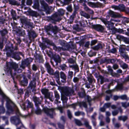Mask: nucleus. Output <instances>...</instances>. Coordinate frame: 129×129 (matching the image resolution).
<instances>
[{"label": "nucleus", "mask_w": 129, "mask_h": 129, "mask_svg": "<svg viewBox=\"0 0 129 129\" xmlns=\"http://www.w3.org/2000/svg\"><path fill=\"white\" fill-rule=\"evenodd\" d=\"M61 89L62 92L61 100L64 105H67L68 98L67 96H70L73 94L74 91L73 89L67 87H61Z\"/></svg>", "instance_id": "1"}, {"label": "nucleus", "mask_w": 129, "mask_h": 129, "mask_svg": "<svg viewBox=\"0 0 129 129\" xmlns=\"http://www.w3.org/2000/svg\"><path fill=\"white\" fill-rule=\"evenodd\" d=\"M7 50L10 51L12 57L17 60H20L21 59L20 55L23 57L24 56V55L22 52L17 51L19 50V48L17 45H16L14 47L13 45L11 44L10 47H8Z\"/></svg>", "instance_id": "2"}, {"label": "nucleus", "mask_w": 129, "mask_h": 129, "mask_svg": "<svg viewBox=\"0 0 129 129\" xmlns=\"http://www.w3.org/2000/svg\"><path fill=\"white\" fill-rule=\"evenodd\" d=\"M8 99L10 100V102L9 104L7 102V100H6L7 102L6 106L8 108V111L6 112V114L9 115L10 114H13L14 113V110H15L16 111V114L17 116L21 115V114L17 106L8 97Z\"/></svg>", "instance_id": "3"}, {"label": "nucleus", "mask_w": 129, "mask_h": 129, "mask_svg": "<svg viewBox=\"0 0 129 129\" xmlns=\"http://www.w3.org/2000/svg\"><path fill=\"white\" fill-rule=\"evenodd\" d=\"M40 3L41 7L40 8H39V10L46 12L47 14H50L51 13L50 10L51 7L49 6L48 4L43 0H41Z\"/></svg>", "instance_id": "4"}, {"label": "nucleus", "mask_w": 129, "mask_h": 129, "mask_svg": "<svg viewBox=\"0 0 129 129\" xmlns=\"http://www.w3.org/2000/svg\"><path fill=\"white\" fill-rule=\"evenodd\" d=\"M45 29L46 32L49 35H51L50 33V31L52 32L54 34H56L58 32L59 30V28L57 26H53L51 24H49L48 25L45 26Z\"/></svg>", "instance_id": "5"}, {"label": "nucleus", "mask_w": 129, "mask_h": 129, "mask_svg": "<svg viewBox=\"0 0 129 129\" xmlns=\"http://www.w3.org/2000/svg\"><path fill=\"white\" fill-rule=\"evenodd\" d=\"M48 20L52 23L56 24L57 22H59L62 19L61 17L55 12L50 16L47 17Z\"/></svg>", "instance_id": "6"}, {"label": "nucleus", "mask_w": 129, "mask_h": 129, "mask_svg": "<svg viewBox=\"0 0 129 129\" xmlns=\"http://www.w3.org/2000/svg\"><path fill=\"white\" fill-rule=\"evenodd\" d=\"M100 19L109 30H112L115 28L114 26V23L112 22V21H114L113 20L111 19L110 21H108L107 19L103 18H101Z\"/></svg>", "instance_id": "7"}, {"label": "nucleus", "mask_w": 129, "mask_h": 129, "mask_svg": "<svg viewBox=\"0 0 129 129\" xmlns=\"http://www.w3.org/2000/svg\"><path fill=\"white\" fill-rule=\"evenodd\" d=\"M10 68L11 69H10L8 70V73H9L12 76L13 75L12 69L16 71L18 73H20L22 72V69H21V68H18V65L15 63L13 62L11 63L10 64Z\"/></svg>", "instance_id": "8"}, {"label": "nucleus", "mask_w": 129, "mask_h": 129, "mask_svg": "<svg viewBox=\"0 0 129 129\" xmlns=\"http://www.w3.org/2000/svg\"><path fill=\"white\" fill-rule=\"evenodd\" d=\"M32 100L34 102L35 106L38 107L41 105L43 100V97L40 95L39 96L34 95L32 97Z\"/></svg>", "instance_id": "9"}, {"label": "nucleus", "mask_w": 129, "mask_h": 129, "mask_svg": "<svg viewBox=\"0 0 129 129\" xmlns=\"http://www.w3.org/2000/svg\"><path fill=\"white\" fill-rule=\"evenodd\" d=\"M54 109L51 108L49 109L47 107H44L43 109V111L46 115L51 118H53V114L54 113Z\"/></svg>", "instance_id": "10"}, {"label": "nucleus", "mask_w": 129, "mask_h": 129, "mask_svg": "<svg viewBox=\"0 0 129 129\" xmlns=\"http://www.w3.org/2000/svg\"><path fill=\"white\" fill-rule=\"evenodd\" d=\"M44 41L46 42L48 44L53 46V49L55 51L60 52L61 50H62V47H56L54 44L52 42V41L48 39V38L45 39L44 40Z\"/></svg>", "instance_id": "11"}, {"label": "nucleus", "mask_w": 129, "mask_h": 129, "mask_svg": "<svg viewBox=\"0 0 129 129\" xmlns=\"http://www.w3.org/2000/svg\"><path fill=\"white\" fill-rule=\"evenodd\" d=\"M33 59L31 58H29L24 59L21 62L20 65V68L24 69L32 61Z\"/></svg>", "instance_id": "12"}, {"label": "nucleus", "mask_w": 129, "mask_h": 129, "mask_svg": "<svg viewBox=\"0 0 129 129\" xmlns=\"http://www.w3.org/2000/svg\"><path fill=\"white\" fill-rule=\"evenodd\" d=\"M34 73L33 74V79L29 83V84L27 87L28 89H30L33 88H34L36 86V78L35 76H34Z\"/></svg>", "instance_id": "13"}, {"label": "nucleus", "mask_w": 129, "mask_h": 129, "mask_svg": "<svg viewBox=\"0 0 129 129\" xmlns=\"http://www.w3.org/2000/svg\"><path fill=\"white\" fill-rule=\"evenodd\" d=\"M11 121L12 123L17 126L20 123L22 124L21 122L18 117L16 116H12L10 118Z\"/></svg>", "instance_id": "14"}, {"label": "nucleus", "mask_w": 129, "mask_h": 129, "mask_svg": "<svg viewBox=\"0 0 129 129\" xmlns=\"http://www.w3.org/2000/svg\"><path fill=\"white\" fill-rule=\"evenodd\" d=\"M45 67L46 68L47 72L48 74L51 75H54L53 69L51 67L48 62H46L44 64Z\"/></svg>", "instance_id": "15"}, {"label": "nucleus", "mask_w": 129, "mask_h": 129, "mask_svg": "<svg viewBox=\"0 0 129 129\" xmlns=\"http://www.w3.org/2000/svg\"><path fill=\"white\" fill-rule=\"evenodd\" d=\"M119 52L120 53L121 56L125 59L129 58L128 55L127 53L125 51V49L123 47H120L119 48Z\"/></svg>", "instance_id": "16"}, {"label": "nucleus", "mask_w": 129, "mask_h": 129, "mask_svg": "<svg viewBox=\"0 0 129 129\" xmlns=\"http://www.w3.org/2000/svg\"><path fill=\"white\" fill-rule=\"evenodd\" d=\"M91 26L92 28L96 31L101 32H102L105 29L104 26L99 24L92 25Z\"/></svg>", "instance_id": "17"}, {"label": "nucleus", "mask_w": 129, "mask_h": 129, "mask_svg": "<svg viewBox=\"0 0 129 129\" xmlns=\"http://www.w3.org/2000/svg\"><path fill=\"white\" fill-rule=\"evenodd\" d=\"M27 31L29 40H32L37 37L36 34L34 31L28 30Z\"/></svg>", "instance_id": "18"}, {"label": "nucleus", "mask_w": 129, "mask_h": 129, "mask_svg": "<svg viewBox=\"0 0 129 129\" xmlns=\"http://www.w3.org/2000/svg\"><path fill=\"white\" fill-rule=\"evenodd\" d=\"M109 16L114 18L120 17V15L118 13L115 12L111 10H109L108 12Z\"/></svg>", "instance_id": "19"}, {"label": "nucleus", "mask_w": 129, "mask_h": 129, "mask_svg": "<svg viewBox=\"0 0 129 129\" xmlns=\"http://www.w3.org/2000/svg\"><path fill=\"white\" fill-rule=\"evenodd\" d=\"M23 105L25 109L26 107L27 108H33L34 106L33 103L30 102L28 99L26 100L25 103L23 104Z\"/></svg>", "instance_id": "20"}, {"label": "nucleus", "mask_w": 129, "mask_h": 129, "mask_svg": "<svg viewBox=\"0 0 129 129\" xmlns=\"http://www.w3.org/2000/svg\"><path fill=\"white\" fill-rule=\"evenodd\" d=\"M72 46L73 47V48H72V47H70L69 45L65 44L62 46V50H68L70 51H73L74 49L75 48V46Z\"/></svg>", "instance_id": "21"}, {"label": "nucleus", "mask_w": 129, "mask_h": 129, "mask_svg": "<svg viewBox=\"0 0 129 129\" xmlns=\"http://www.w3.org/2000/svg\"><path fill=\"white\" fill-rule=\"evenodd\" d=\"M107 68L108 69V70L109 73H110V74L113 77H118L119 75L118 74H117L113 72V71L111 67L109 66L107 67Z\"/></svg>", "instance_id": "22"}, {"label": "nucleus", "mask_w": 129, "mask_h": 129, "mask_svg": "<svg viewBox=\"0 0 129 129\" xmlns=\"http://www.w3.org/2000/svg\"><path fill=\"white\" fill-rule=\"evenodd\" d=\"M54 98H55L54 102L55 104H57L58 103V100L60 98V95L56 90L54 91Z\"/></svg>", "instance_id": "23"}, {"label": "nucleus", "mask_w": 129, "mask_h": 129, "mask_svg": "<svg viewBox=\"0 0 129 129\" xmlns=\"http://www.w3.org/2000/svg\"><path fill=\"white\" fill-rule=\"evenodd\" d=\"M80 14L81 16H83L87 19L90 18V15L84 11H81L80 12Z\"/></svg>", "instance_id": "24"}, {"label": "nucleus", "mask_w": 129, "mask_h": 129, "mask_svg": "<svg viewBox=\"0 0 129 129\" xmlns=\"http://www.w3.org/2000/svg\"><path fill=\"white\" fill-rule=\"evenodd\" d=\"M69 67L70 68H72V69H74L75 71V73L78 72L79 71V69L78 66L77 64H73L69 65Z\"/></svg>", "instance_id": "25"}, {"label": "nucleus", "mask_w": 129, "mask_h": 129, "mask_svg": "<svg viewBox=\"0 0 129 129\" xmlns=\"http://www.w3.org/2000/svg\"><path fill=\"white\" fill-rule=\"evenodd\" d=\"M60 77L63 80L62 81L63 83H66L67 79V76L66 74L63 72H61L60 73Z\"/></svg>", "instance_id": "26"}, {"label": "nucleus", "mask_w": 129, "mask_h": 129, "mask_svg": "<svg viewBox=\"0 0 129 129\" xmlns=\"http://www.w3.org/2000/svg\"><path fill=\"white\" fill-rule=\"evenodd\" d=\"M53 57L54 61L57 63H60L61 62L60 58L58 55L55 54L53 55Z\"/></svg>", "instance_id": "27"}, {"label": "nucleus", "mask_w": 129, "mask_h": 129, "mask_svg": "<svg viewBox=\"0 0 129 129\" xmlns=\"http://www.w3.org/2000/svg\"><path fill=\"white\" fill-rule=\"evenodd\" d=\"M9 4L12 5L18 6L20 5V3L15 0H8Z\"/></svg>", "instance_id": "28"}, {"label": "nucleus", "mask_w": 129, "mask_h": 129, "mask_svg": "<svg viewBox=\"0 0 129 129\" xmlns=\"http://www.w3.org/2000/svg\"><path fill=\"white\" fill-rule=\"evenodd\" d=\"M28 83V81L27 79L25 78L23 80L20 82V84L21 85L23 86H26Z\"/></svg>", "instance_id": "29"}, {"label": "nucleus", "mask_w": 129, "mask_h": 129, "mask_svg": "<svg viewBox=\"0 0 129 129\" xmlns=\"http://www.w3.org/2000/svg\"><path fill=\"white\" fill-rule=\"evenodd\" d=\"M8 33V31L6 28H4L0 30V33L2 37L5 36Z\"/></svg>", "instance_id": "30"}, {"label": "nucleus", "mask_w": 129, "mask_h": 129, "mask_svg": "<svg viewBox=\"0 0 129 129\" xmlns=\"http://www.w3.org/2000/svg\"><path fill=\"white\" fill-rule=\"evenodd\" d=\"M73 122L76 124L78 126H80L83 125V124L82 123L81 121L78 119L74 118Z\"/></svg>", "instance_id": "31"}, {"label": "nucleus", "mask_w": 129, "mask_h": 129, "mask_svg": "<svg viewBox=\"0 0 129 129\" xmlns=\"http://www.w3.org/2000/svg\"><path fill=\"white\" fill-rule=\"evenodd\" d=\"M34 4L33 6V8L39 10V0H34Z\"/></svg>", "instance_id": "32"}, {"label": "nucleus", "mask_w": 129, "mask_h": 129, "mask_svg": "<svg viewBox=\"0 0 129 129\" xmlns=\"http://www.w3.org/2000/svg\"><path fill=\"white\" fill-rule=\"evenodd\" d=\"M46 38L43 39V42L40 43L39 44V46L43 50H44L47 47V45H46L45 43H47L44 41V40Z\"/></svg>", "instance_id": "33"}, {"label": "nucleus", "mask_w": 129, "mask_h": 129, "mask_svg": "<svg viewBox=\"0 0 129 129\" xmlns=\"http://www.w3.org/2000/svg\"><path fill=\"white\" fill-rule=\"evenodd\" d=\"M99 79L100 80V83L101 84H102L104 82L108 81V79L106 78H105L102 76L99 75Z\"/></svg>", "instance_id": "34"}, {"label": "nucleus", "mask_w": 129, "mask_h": 129, "mask_svg": "<svg viewBox=\"0 0 129 129\" xmlns=\"http://www.w3.org/2000/svg\"><path fill=\"white\" fill-rule=\"evenodd\" d=\"M21 22L22 24H25V25L27 23L29 20H28L27 18L23 17L20 19Z\"/></svg>", "instance_id": "35"}, {"label": "nucleus", "mask_w": 129, "mask_h": 129, "mask_svg": "<svg viewBox=\"0 0 129 129\" xmlns=\"http://www.w3.org/2000/svg\"><path fill=\"white\" fill-rule=\"evenodd\" d=\"M81 92L78 93L79 96L81 98H83L86 95V93L85 90L84 88H81Z\"/></svg>", "instance_id": "36"}, {"label": "nucleus", "mask_w": 129, "mask_h": 129, "mask_svg": "<svg viewBox=\"0 0 129 129\" xmlns=\"http://www.w3.org/2000/svg\"><path fill=\"white\" fill-rule=\"evenodd\" d=\"M64 12L65 10L62 9H58L57 10V12H56V13H57L58 15H59V16H60V17L63 15L64 14Z\"/></svg>", "instance_id": "37"}, {"label": "nucleus", "mask_w": 129, "mask_h": 129, "mask_svg": "<svg viewBox=\"0 0 129 129\" xmlns=\"http://www.w3.org/2000/svg\"><path fill=\"white\" fill-rule=\"evenodd\" d=\"M102 45L101 44H99L96 46L92 47V48L94 50L97 51L99 49H102Z\"/></svg>", "instance_id": "38"}, {"label": "nucleus", "mask_w": 129, "mask_h": 129, "mask_svg": "<svg viewBox=\"0 0 129 129\" xmlns=\"http://www.w3.org/2000/svg\"><path fill=\"white\" fill-rule=\"evenodd\" d=\"M46 97L49 99L52 102H53L54 100V96L53 95L52 92H49L48 94V95H47Z\"/></svg>", "instance_id": "39"}, {"label": "nucleus", "mask_w": 129, "mask_h": 129, "mask_svg": "<svg viewBox=\"0 0 129 129\" xmlns=\"http://www.w3.org/2000/svg\"><path fill=\"white\" fill-rule=\"evenodd\" d=\"M84 123L83 125H84L85 127L88 129H91V127L89 124V122L87 119H85L84 121Z\"/></svg>", "instance_id": "40"}, {"label": "nucleus", "mask_w": 129, "mask_h": 129, "mask_svg": "<svg viewBox=\"0 0 129 129\" xmlns=\"http://www.w3.org/2000/svg\"><path fill=\"white\" fill-rule=\"evenodd\" d=\"M41 91L42 93L44 94L46 97L49 92H48V90L46 88H44L41 90Z\"/></svg>", "instance_id": "41"}, {"label": "nucleus", "mask_w": 129, "mask_h": 129, "mask_svg": "<svg viewBox=\"0 0 129 129\" xmlns=\"http://www.w3.org/2000/svg\"><path fill=\"white\" fill-rule=\"evenodd\" d=\"M78 105L80 107H81L83 106L85 108L87 107V105L85 102L83 101L80 102H78Z\"/></svg>", "instance_id": "42"}, {"label": "nucleus", "mask_w": 129, "mask_h": 129, "mask_svg": "<svg viewBox=\"0 0 129 129\" xmlns=\"http://www.w3.org/2000/svg\"><path fill=\"white\" fill-rule=\"evenodd\" d=\"M128 119L127 116H120L118 117V120H122L123 122L125 121Z\"/></svg>", "instance_id": "43"}, {"label": "nucleus", "mask_w": 129, "mask_h": 129, "mask_svg": "<svg viewBox=\"0 0 129 129\" xmlns=\"http://www.w3.org/2000/svg\"><path fill=\"white\" fill-rule=\"evenodd\" d=\"M40 106H39L38 107H36V109L35 111V113L37 115H40L42 113V110L40 108Z\"/></svg>", "instance_id": "44"}, {"label": "nucleus", "mask_w": 129, "mask_h": 129, "mask_svg": "<svg viewBox=\"0 0 129 129\" xmlns=\"http://www.w3.org/2000/svg\"><path fill=\"white\" fill-rule=\"evenodd\" d=\"M118 10L123 11H125V7L123 4H120L118 6Z\"/></svg>", "instance_id": "45"}, {"label": "nucleus", "mask_w": 129, "mask_h": 129, "mask_svg": "<svg viewBox=\"0 0 129 129\" xmlns=\"http://www.w3.org/2000/svg\"><path fill=\"white\" fill-rule=\"evenodd\" d=\"M75 115L77 116H79L80 115L84 116L85 115V113L82 111H78L75 112Z\"/></svg>", "instance_id": "46"}, {"label": "nucleus", "mask_w": 129, "mask_h": 129, "mask_svg": "<svg viewBox=\"0 0 129 129\" xmlns=\"http://www.w3.org/2000/svg\"><path fill=\"white\" fill-rule=\"evenodd\" d=\"M11 14L12 16V18L13 20H16V13L15 11L13 10H12L11 11Z\"/></svg>", "instance_id": "47"}, {"label": "nucleus", "mask_w": 129, "mask_h": 129, "mask_svg": "<svg viewBox=\"0 0 129 129\" xmlns=\"http://www.w3.org/2000/svg\"><path fill=\"white\" fill-rule=\"evenodd\" d=\"M73 73L72 71H69L68 73V78L71 80L73 77Z\"/></svg>", "instance_id": "48"}, {"label": "nucleus", "mask_w": 129, "mask_h": 129, "mask_svg": "<svg viewBox=\"0 0 129 129\" xmlns=\"http://www.w3.org/2000/svg\"><path fill=\"white\" fill-rule=\"evenodd\" d=\"M73 29L76 31H79L81 30L79 25L78 24L74 25L73 26Z\"/></svg>", "instance_id": "49"}, {"label": "nucleus", "mask_w": 129, "mask_h": 129, "mask_svg": "<svg viewBox=\"0 0 129 129\" xmlns=\"http://www.w3.org/2000/svg\"><path fill=\"white\" fill-rule=\"evenodd\" d=\"M34 56L36 58V59L42 60V59L43 57L42 56H41L39 54H37V53L35 54Z\"/></svg>", "instance_id": "50"}, {"label": "nucleus", "mask_w": 129, "mask_h": 129, "mask_svg": "<svg viewBox=\"0 0 129 129\" xmlns=\"http://www.w3.org/2000/svg\"><path fill=\"white\" fill-rule=\"evenodd\" d=\"M26 25L27 26L28 28L30 27L31 28H32L34 27L33 23L32 22H30L29 21H28Z\"/></svg>", "instance_id": "51"}, {"label": "nucleus", "mask_w": 129, "mask_h": 129, "mask_svg": "<svg viewBox=\"0 0 129 129\" xmlns=\"http://www.w3.org/2000/svg\"><path fill=\"white\" fill-rule=\"evenodd\" d=\"M29 13L30 15L32 16L37 17L38 15L37 12L33 11H30Z\"/></svg>", "instance_id": "52"}, {"label": "nucleus", "mask_w": 129, "mask_h": 129, "mask_svg": "<svg viewBox=\"0 0 129 129\" xmlns=\"http://www.w3.org/2000/svg\"><path fill=\"white\" fill-rule=\"evenodd\" d=\"M120 99L122 100H129V98L127 97L126 95L124 94L120 96Z\"/></svg>", "instance_id": "53"}, {"label": "nucleus", "mask_w": 129, "mask_h": 129, "mask_svg": "<svg viewBox=\"0 0 129 129\" xmlns=\"http://www.w3.org/2000/svg\"><path fill=\"white\" fill-rule=\"evenodd\" d=\"M87 79L88 81L90 84L92 83L93 81H94V82H95V80L92 77H89L87 78Z\"/></svg>", "instance_id": "54"}, {"label": "nucleus", "mask_w": 129, "mask_h": 129, "mask_svg": "<svg viewBox=\"0 0 129 129\" xmlns=\"http://www.w3.org/2000/svg\"><path fill=\"white\" fill-rule=\"evenodd\" d=\"M120 66L123 69H126L128 67V65L125 63H123L121 64Z\"/></svg>", "instance_id": "55"}, {"label": "nucleus", "mask_w": 129, "mask_h": 129, "mask_svg": "<svg viewBox=\"0 0 129 129\" xmlns=\"http://www.w3.org/2000/svg\"><path fill=\"white\" fill-rule=\"evenodd\" d=\"M108 52L109 53H115L117 52L116 49V48H114L111 49H109L108 50Z\"/></svg>", "instance_id": "56"}, {"label": "nucleus", "mask_w": 129, "mask_h": 129, "mask_svg": "<svg viewBox=\"0 0 129 129\" xmlns=\"http://www.w3.org/2000/svg\"><path fill=\"white\" fill-rule=\"evenodd\" d=\"M28 89V90H26L25 94V96L26 97H28L31 93L30 89Z\"/></svg>", "instance_id": "57"}, {"label": "nucleus", "mask_w": 129, "mask_h": 129, "mask_svg": "<svg viewBox=\"0 0 129 129\" xmlns=\"http://www.w3.org/2000/svg\"><path fill=\"white\" fill-rule=\"evenodd\" d=\"M60 67L63 71L65 70L67 68V67L65 64H63L60 65Z\"/></svg>", "instance_id": "58"}, {"label": "nucleus", "mask_w": 129, "mask_h": 129, "mask_svg": "<svg viewBox=\"0 0 129 129\" xmlns=\"http://www.w3.org/2000/svg\"><path fill=\"white\" fill-rule=\"evenodd\" d=\"M5 109L3 106H0V114L4 113L5 112Z\"/></svg>", "instance_id": "59"}, {"label": "nucleus", "mask_w": 129, "mask_h": 129, "mask_svg": "<svg viewBox=\"0 0 129 129\" xmlns=\"http://www.w3.org/2000/svg\"><path fill=\"white\" fill-rule=\"evenodd\" d=\"M88 55L89 56L91 57L93 56H95L96 55V53L94 52H93L91 51H90L88 53Z\"/></svg>", "instance_id": "60"}, {"label": "nucleus", "mask_w": 129, "mask_h": 129, "mask_svg": "<svg viewBox=\"0 0 129 129\" xmlns=\"http://www.w3.org/2000/svg\"><path fill=\"white\" fill-rule=\"evenodd\" d=\"M67 113L68 118L71 119L72 117V116L71 112L69 110H68L67 111Z\"/></svg>", "instance_id": "61"}, {"label": "nucleus", "mask_w": 129, "mask_h": 129, "mask_svg": "<svg viewBox=\"0 0 129 129\" xmlns=\"http://www.w3.org/2000/svg\"><path fill=\"white\" fill-rule=\"evenodd\" d=\"M111 103H105L103 106L106 109L107 108H109L111 107Z\"/></svg>", "instance_id": "62"}, {"label": "nucleus", "mask_w": 129, "mask_h": 129, "mask_svg": "<svg viewBox=\"0 0 129 129\" xmlns=\"http://www.w3.org/2000/svg\"><path fill=\"white\" fill-rule=\"evenodd\" d=\"M32 69L33 70L35 71L38 69V68L37 65L35 64H33L32 66Z\"/></svg>", "instance_id": "63"}, {"label": "nucleus", "mask_w": 129, "mask_h": 129, "mask_svg": "<svg viewBox=\"0 0 129 129\" xmlns=\"http://www.w3.org/2000/svg\"><path fill=\"white\" fill-rule=\"evenodd\" d=\"M57 109L59 111L61 114L64 113V112L63 110V108L62 107H58L57 108Z\"/></svg>", "instance_id": "64"}]
</instances>
